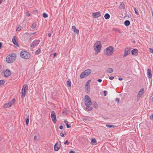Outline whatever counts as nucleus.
I'll return each instance as SVG.
<instances>
[{
  "label": "nucleus",
  "mask_w": 153,
  "mask_h": 153,
  "mask_svg": "<svg viewBox=\"0 0 153 153\" xmlns=\"http://www.w3.org/2000/svg\"><path fill=\"white\" fill-rule=\"evenodd\" d=\"M60 135L62 137H65L63 133H61L60 134Z\"/></svg>",
  "instance_id": "43"
},
{
  "label": "nucleus",
  "mask_w": 153,
  "mask_h": 153,
  "mask_svg": "<svg viewBox=\"0 0 153 153\" xmlns=\"http://www.w3.org/2000/svg\"><path fill=\"white\" fill-rule=\"evenodd\" d=\"M91 80H89L85 84V91L87 93H89L90 90V83L91 82Z\"/></svg>",
  "instance_id": "6"
},
{
  "label": "nucleus",
  "mask_w": 153,
  "mask_h": 153,
  "mask_svg": "<svg viewBox=\"0 0 153 153\" xmlns=\"http://www.w3.org/2000/svg\"><path fill=\"white\" fill-rule=\"evenodd\" d=\"M113 71L111 68H108L107 70V71L108 73H111L113 72Z\"/></svg>",
  "instance_id": "27"
},
{
  "label": "nucleus",
  "mask_w": 153,
  "mask_h": 153,
  "mask_svg": "<svg viewBox=\"0 0 153 153\" xmlns=\"http://www.w3.org/2000/svg\"><path fill=\"white\" fill-rule=\"evenodd\" d=\"M144 91V89L142 88L139 92V93L137 95V98L139 99L141 96L143 95Z\"/></svg>",
  "instance_id": "13"
},
{
  "label": "nucleus",
  "mask_w": 153,
  "mask_h": 153,
  "mask_svg": "<svg viewBox=\"0 0 153 153\" xmlns=\"http://www.w3.org/2000/svg\"><path fill=\"white\" fill-rule=\"evenodd\" d=\"M81 78V79H82L83 78H84V77H80Z\"/></svg>",
  "instance_id": "58"
},
{
  "label": "nucleus",
  "mask_w": 153,
  "mask_h": 153,
  "mask_svg": "<svg viewBox=\"0 0 153 153\" xmlns=\"http://www.w3.org/2000/svg\"><path fill=\"white\" fill-rule=\"evenodd\" d=\"M130 22L129 20H126L124 22V25L126 26H127L130 25Z\"/></svg>",
  "instance_id": "24"
},
{
  "label": "nucleus",
  "mask_w": 153,
  "mask_h": 153,
  "mask_svg": "<svg viewBox=\"0 0 153 153\" xmlns=\"http://www.w3.org/2000/svg\"><path fill=\"white\" fill-rule=\"evenodd\" d=\"M51 117L53 121L55 123L56 121V117L55 112L54 111H52L51 114Z\"/></svg>",
  "instance_id": "10"
},
{
  "label": "nucleus",
  "mask_w": 153,
  "mask_h": 153,
  "mask_svg": "<svg viewBox=\"0 0 153 153\" xmlns=\"http://www.w3.org/2000/svg\"><path fill=\"white\" fill-rule=\"evenodd\" d=\"M116 101L117 102H119V99H118V98H117V99H116Z\"/></svg>",
  "instance_id": "51"
},
{
  "label": "nucleus",
  "mask_w": 153,
  "mask_h": 153,
  "mask_svg": "<svg viewBox=\"0 0 153 153\" xmlns=\"http://www.w3.org/2000/svg\"><path fill=\"white\" fill-rule=\"evenodd\" d=\"M29 120V118H28L26 120V123L27 125L28 124Z\"/></svg>",
  "instance_id": "38"
},
{
  "label": "nucleus",
  "mask_w": 153,
  "mask_h": 153,
  "mask_svg": "<svg viewBox=\"0 0 153 153\" xmlns=\"http://www.w3.org/2000/svg\"><path fill=\"white\" fill-rule=\"evenodd\" d=\"M152 100L153 101V97H152Z\"/></svg>",
  "instance_id": "59"
},
{
  "label": "nucleus",
  "mask_w": 153,
  "mask_h": 153,
  "mask_svg": "<svg viewBox=\"0 0 153 153\" xmlns=\"http://www.w3.org/2000/svg\"><path fill=\"white\" fill-rule=\"evenodd\" d=\"M2 2V0H0V3H1Z\"/></svg>",
  "instance_id": "56"
},
{
  "label": "nucleus",
  "mask_w": 153,
  "mask_h": 153,
  "mask_svg": "<svg viewBox=\"0 0 153 153\" xmlns=\"http://www.w3.org/2000/svg\"><path fill=\"white\" fill-rule=\"evenodd\" d=\"M130 53V49L129 48H126L125 49V53L123 56V57H125L128 56Z\"/></svg>",
  "instance_id": "12"
},
{
  "label": "nucleus",
  "mask_w": 153,
  "mask_h": 153,
  "mask_svg": "<svg viewBox=\"0 0 153 153\" xmlns=\"http://www.w3.org/2000/svg\"><path fill=\"white\" fill-rule=\"evenodd\" d=\"M96 143L97 141L94 138H92L91 139V144L92 145H96Z\"/></svg>",
  "instance_id": "21"
},
{
  "label": "nucleus",
  "mask_w": 153,
  "mask_h": 153,
  "mask_svg": "<svg viewBox=\"0 0 153 153\" xmlns=\"http://www.w3.org/2000/svg\"><path fill=\"white\" fill-rule=\"evenodd\" d=\"M69 153H75V152L73 151H71Z\"/></svg>",
  "instance_id": "48"
},
{
  "label": "nucleus",
  "mask_w": 153,
  "mask_h": 153,
  "mask_svg": "<svg viewBox=\"0 0 153 153\" xmlns=\"http://www.w3.org/2000/svg\"><path fill=\"white\" fill-rule=\"evenodd\" d=\"M42 16H43L45 18H46L48 16L47 14H46L45 13H44L43 14Z\"/></svg>",
  "instance_id": "34"
},
{
  "label": "nucleus",
  "mask_w": 153,
  "mask_h": 153,
  "mask_svg": "<svg viewBox=\"0 0 153 153\" xmlns=\"http://www.w3.org/2000/svg\"><path fill=\"white\" fill-rule=\"evenodd\" d=\"M101 13L100 12H98L96 13H93V16L94 18H98L101 16Z\"/></svg>",
  "instance_id": "15"
},
{
  "label": "nucleus",
  "mask_w": 153,
  "mask_h": 153,
  "mask_svg": "<svg viewBox=\"0 0 153 153\" xmlns=\"http://www.w3.org/2000/svg\"><path fill=\"white\" fill-rule=\"evenodd\" d=\"M90 105H88V106H86L87 107L86 108V109L88 111H91L92 109V107H90Z\"/></svg>",
  "instance_id": "29"
},
{
  "label": "nucleus",
  "mask_w": 153,
  "mask_h": 153,
  "mask_svg": "<svg viewBox=\"0 0 153 153\" xmlns=\"http://www.w3.org/2000/svg\"><path fill=\"white\" fill-rule=\"evenodd\" d=\"M72 28L73 30H74V32L77 33V34H78L79 33V30L76 29V27L75 26H73L72 27Z\"/></svg>",
  "instance_id": "20"
},
{
  "label": "nucleus",
  "mask_w": 153,
  "mask_h": 153,
  "mask_svg": "<svg viewBox=\"0 0 153 153\" xmlns=\"http://www.w3.org/2000/svg\"><path fill=\"white\" fill-rule=\"evenodd\" d=\"M5 81L3 80H0V85H3Z\"/></svg>",
  "instance_id": "32"
},
{
  "label": "nucleus",
  "mask_w": 153,
  "mask_h": 153,
  "mask_svg": "<svg viewBox=\"0 0 153 153\" xmlns=\"http://www.w3.org/2000/svg\"><path fill=\"white\" fill-rule=\"evenodd\" d=\"M36 23L34 22L32 24L31 27L32 28L34 29L36 27Z\"/></svg>",
  "instance_id": "30"
},
{
  "label": "nucleus",
  "mask_w": 153,
  "mask_h": 153,
  "mask_svg": "<svg viewBox=\"0 0 153 153\" xmlns=\"http://www.w3.org/2000/svg\"><path fill=\"white\" fill-rule=\"evenodd\" d=\"M138 50L137 49H134L131 51L132 54L133 55H136L137 54Z\"/></svg>",
  "instance_id": "19"
},
{
  "label": "nucleus",
  "mask_w": 153,
  "mask_h": 153,
  "mask_svg": "<svg viewBox=\"0 0 153 153\" xmlns=\"http://www.w3.org/2000/svg\"><path fill=\"white\" fill-rule=\"evenodd\" d=\"M67 112V110L66 108H65L63 109V113L64 114H66Z\"/></svg>",
  "instance_id": "35"
},
{
  "label": "nucleus",
  "mask_w": 153,
  "mask_h": 153,
  "mask_svg": "<svg viewBox=\"0 0 153 153\" xmlns=\"http://www.w3.org/2000/svg\"><path fill=\"white\" fill-rule=\"evenodd\" d=\"M67 85L69 87H71V82L69 79H68L67 82Z\"/></svg>",
  "instance_id": "26"
},
{
  "label": "nucleus",
  "mask_w": 153,
  "mask_h": 153,
  "mask_svg": "<svg viewBox=\"0 0 153 153\" xmlns=\"http://www.w3.org/2000/svg\"><path fill=\"white\" fill-rule=\"evenodd\" d=\"M69 143L68 142L67 140H66L64 143L65 144L68 145Z\"/></svg>",
  "instance_id": "41"
},
{
  "label": "nucleus",
  "mask_w": 153,
  "mask_h": 153,
  "mask_svg": "<svg viewBox=\"0 0 153 153\" xmlns=\"http://www.w3.org/2000/svg\"><path fill=\"white\" fill-rule=\"evenodd\" d=\"M40 42V40H35L33 41L30 45V47L33 48H34Z\"/></svg>",
  "instance_id": "11"
},
{
  "label": "nucleus",
  "mask_w": 153,
  "mask_h": 153,
  "mask_svg": "<svg viewBox=\"0 0 153 153\" xmlns=\"http://www.w3.org/2000/svg\"><path fill=\"white\" fill-rule=\"evenodd\" d=\"M37 137L35 135V136L34 138V140H37Z\"/></svg>",
  "instance_id": "44"
},
{
  "label": "nucleus",
  "mask_w": 153,
  "mask_h": 153,
  "mask_svg": "<svg viewBox=\"0 0 153 153\" xmlns=\"http://www.w3.org/2000/svg\"><path fill=\"white\" fill-rule=\"evenodd\" d=\"M64 122L66 124L67 128H69L71 127V126L68 125V122L66 120H64Z\"/></svg>",
  "instance_id": "25"
},
{
  "label": "nucleus",
  "mask_w": 153,
  "mask_h": 153,
  "mask_svg": "<svg viewBox=\"0 0 153 153\" xmlns=\"http://www.w3.org/2000/svg\"><path fill=\"white\" fill-rule=\"evenodd\" d=\"M150 118L151 119L153 120V113H152L150 116Z\"/></svg>",
  "instance_id": "40"
},
{
  "label": "nucleus",
  "mask_w": 153,
  "mask_h": 153,
  "mask_svg": "<svg viewBox=\"0 0 153 153\" xmlns=\"http://www.w3.org/2000/svg\"><path fill=\"white\" fill-rule=\"evenodd\" d=\"M85 105L86 106L90 105L92 104V102L90 97L87 95L85 97Z\"/></svg>",
  "instance_id": "5"
},
{
  "label": "nucleus",
  "mask_w": 153,
  "mask_h": 153,
  "mask_svg": "<svg viewBox=\"0 0 153 153\" xmlns=\"http://www.w3.org/2000/svg\"><path fill=\"white\" fill-rule=\"evenodd\" d=\"M114 77H109V79H110L112 80L114 79Z\"/></svg>",
  "instance_id": "49"
},
{
  "label": "nucleus",
  "mask_w": 153,
  "mask_h": 153,
  "mask_svg": "<svg viewBox=\"0 0 153 153\" xmlns=\"http://www.w3.org/2000/svg\"><path fill=\"white\" fill-rule=\"evenodd\" d=\"M131 16L130 15H128V18L130 17H131Z\"/></svg>",
  "instance_id": "55"
},
{
  "label": "nucleus",
  "mask_w": 153,
  "mask_h": 153,
  "mask_svg": "<svg viewBox=\"0 0 153 153\" xmlns=\"http://www.w3.org/2000/svg\"><path fill=\"white\" fill-rule=\"evenodd\" d=\"M110 16L108 13H105L104 15V18L106 19H109Z\"/></svg>",
  "instance_id": "23"
},
{
  "label": "nucleus",
  "mask_w": 153,
  "mask_h": 153,
  "mask_svg": "<svg viewBox=\"0 0 153 153\" xmlns=\"http://www.w3.org/2000/svg\"><path fill=\"white\" fill-rule=\"evenodd\" d=\"M60 145L58 144V143H56L54 145V150L55 151H57L60 149Z\"/></svg>",
  "instance_id": "16"
},
{
  "label": "nucleus",
  "mask_w": 153,
  "mask_h": 153,
  "mask_svg": "<svg viewBox=\"0 0 153 153\" xmlns=\"http://www.w3.org/2000/svg\"><path fill=\"white\" fill-rule=\"evenodd\" d=\"M118 79L120 81H121L123 79L121 77H119L118 78Z\"/></svg>",
  "instance_id": "46"
},
{
  "label": "nucleus",
  "mask_w": 153,
  "mask_h": 153,
  "mask_svg": "<svg viewBox=\"0 0 153 153\" xmlns=\"http://www.w3.org/2000/svg\"><path fill=\"white\" fill-rule=\"evenodd\" d=\"M26 15L27 16H30V13H29L28 12L26 13Z\"/></svg>",
  "instance_id": "39"
},
{
  "label": "nucleus",
  "mask_w": 153,
  "mask_h": 153,
  "mask_svg": "<svg viewBox=\"0 0 153 153\" xmlns=\"http://www.w3.org/2000/svg\"><path fill=\"white\" fill-rule=\"evenodd\" d=\"M91 71L90 69H87L82 73L80 76H87L91 73Z\"/></svg>",
  "instance_id": "7"
},
{
  "label": "nucleus",
  "mask_w": 153,
  "mask_h": 153,
  "mask_svg": "<svg viewBox=\"0 0 153 153\" xmlns=\"http://www.w3.org/2000/svg\"><path fill=\"white\" fill-rule=\"evenodd\" d=\"M104 95L105 96H106V94L107 93V91H104Z\"/></svg>",
  "instance_id": "42"
},
{
  "label": "nucleus",
  "mask_w": 153,
  "mask_h": 153,
  "mask_svg": "<svg viewBox=\"0 0 153 153\" xmlns=\"http://www.w3.org/2000/svg\"><path fill=\"white\" fill-rule=\"evenodd\" d=\"M2 46V43L0 42V48H1Z\"/></svg>",
  "instance_id": "54"
},
{
  "label": "nucleus",
  "mask_w": 153,
  "mask_h": 153,
  "mask_svg": "<svg viewBox=\"0 0 153 153\" xmlns=\"http://www.w3.org/2000/svg\"><path fill=\"white\" fill-rule=\"evenodd\" d=\"M12 42L13 44L15 45H16L17 46H19V45L18 44L16 40V37L15 36H14L12 39Z\"/></svg>",
  "instance_id": "17"
},
{
  "label": "nucleus",
  "mask_w": 153,
  "mask_h": 153,
  "mask_svg": "<svg viewBox=\"0 0 153 153\" xmlns=\"http://www.w3.org/2000/svg\"><path fill=\"white\" fill-rule=\"evenodd\" d=\"M101 48V43L100 41H97L94 44V50L97 53L100 52Z\"/></svg>",
  "instance_id": "3"
},
{
  "label": "nucleus",
  "mask_w": 153,
  "mask_h": 153,
  "mask_svg": "<svg viewBox=\"0 0 153 153\" xmlns=\"http://www.w3.org/2000/svg\"><path fill=\"white\" fill-rule=\"evenodd\" d=\"M56 55V53H55L53 54V57L54 58Z\"/></svg>",
  "instance_id": "50"
},
{
  "label": "nucleus",
  "mask_w": 153,
  "mask_h": 153,
  "mask_svg": "<svg viewBox=\"0 0 153 153\" xmlns=\"http://www.w3.org/2000/svg\"><path fill=\"white\" fill-rule=\"evenodd\" d=\"M147 74L149 76H152V74L151 73V70L150 69H149L147 70Z\"/></svg>",
  "instance_id": "22"
},
{
  "label": "nucleus",
  "mask_w": 153,
  "mask_h": 153,
  "mask_svg": "<svg viewBox=\"0 0 153 153\" xmlns=\"http://www.w3.org/2000/svg\"><path fill=\"white\" fill-rule=\"evenodd\" d=\"M93 106L95 108H97L98 107L97 104L95 102L93 104Z\"/></svg>",
  "instance_id": "31"
},
{
  "label": "nucleus",
  "mask_w": 153,
  "mask_h": 153,
  "mask_svg": "<svg viewBox=\"0 0 153 153\" xmlns=\"http://www.w3.org/2000/svg\"><path fill=\"white\" fill-rule=\"evenodd\" d=\"M83 120H86V119H85V118H84V119H83Z\"/></svg>",
  "instance_id": "57"
},
{
  "label": "nucleus",
  "mask_w": 153,
  "mask_h": 153,
  "mask_svg": "<svg viewBox=\"0 0 153 153\" xmlns=\"http://www.w3.org/2000/svg\"><path fill=\"white\" fill-rule=\"evenodd\" d=\"M114 48L112 46H110L107 47L104 51L105 54L107 56H109L113 53Z\"/></svg>",
  "instance_id": "2"
},
{
  "label": "nucleus",
  "mask_w": 153,
  "mask_h": 153,
  "mask_svg": "<svg viewBox=\"0 0 153 153\" xmlns=\"http://www.w3.org/2000/svg\"><path fill=\"white\" fill-rule=\"evenodd\" d=\"M36 33V32H34V33H31V35H32L35 34Z\"/></svg>",
  "instance_id": "53"
},
{
  "label": "nucleus",
  "mask_w": 153,
  "mask_h": 153,
  "mask_svg": "<svg viewBox=\"0 0 153 153\" xmlns=\"http://www.w3.org/2000/svg\"><path fill=\"white\" fill-rule=\"evenodd\" d=\"M27 85L26 84H25L23 85L22 91V94L23 97H24L25 96L26 93L27 91Z\"/></svg>",
  "instance_id": "8"
},
{
  "label": "nucleus",
  "mask_w": 153,
  "mask_h": 153,
  "mask_svg": "<svg viewBox=\"0 0 153 153\" xmlns=\"http://www.w3.org/2000/svg\"><path fill=\"white\" fill-rule=\"evenodd\" d=\"M63 128V127L62 126H60L59 127V128L61 130Z\"/></svg>",
  "instance_id": "45"
},
{
  "label": "nucleus",
  "mask_w": 153,
  "mask_h": 153,
  "mask_svg": "<svg viewBox=\"0 0 153 153\" xmlns=\"http://www.w3.org/2000/svg\"><path fill=\"white\" fill-rule=\"evenodd\" d=\"M120 9H125V5L123 2H121L119 6Z\"/></svg>",
  "instance_id": "18"
},
{
  "label": "nucleus",
  "mask_w": 153,
  "mask_h": 153,
  "mask_svg": "<svg viewBox=\"0 0 153 153\" xmlns=\"http://www.w3.org/2000/svg\"><path fill=\"white\" fill-rule=\"evenodd\" d=\"M21 57L26 59H29L31 56L30 55L28 52L25 51H22L20 53Z\"/></svg>",
  "instance_id": "4"
},
{
  "label": "nucleus",
  "mask_w": 153,
  "mask_h": 153,
  "mask_svg": "<svg viewBox=\"0 0 153 153\" xmlns=\"http://www.w3.org/2000/svg\"><path fill=\"white\" fill-rule=\"evenodd\" d=\"M48 36L51 37V34L50 33H49L48 35Z\"/></svg>",
  "instance_id": "52"
},
{
  "label": "nucleus",
  "mask_w": 153,
  "mask_h": 153,
  "mask_svg": "<svg viewBox=\"0 0 153 153\" xmlns=\"http://www.w3.org/2000/svg\"><path fill=\"white\" fill-rule=\"evenodd\" d=\"M15 100H13L9 102L6 103L4 105V108H9L15 102Z\"/></svg>",
  "instance_id": "9"
},
{
  "label": "nucleus",
  "mask_w": 153,
  "mask_h": 153,
  "mask_svg": "<svg viewBox=\"0 0 153 153\" xmlns=\"http://www.w3.org/2000/svg\"><path fill=\"white\" fill-rule=\"evenodd\" d=\"M134 11H135V13L137 15L138 14V10H136V8H135V7L134 8Z\"/></svg>",
  "instance_id": "36"
},
{
  "label": "nucleus",
  "mask_w": 153,
  "mask_h": 153,
  "mask_svg": "<svg viewBox=\"0 0 153 153\" xmlns=\"http://www.w3.org/2000/svg\"><path fill=\"white\" fill-rule=\"evenodd\" d=\"M99 82H101L102 81V79H99L97 80Z\"/></svg>",
  "instance_id": "47"
},
{
  "label": "nucleus",
  "mask_w": 153,
  "mask_h": 153,
  "mask_svg": "<svg viewBox=\"0 0 153 153\" xmlns=\"http://www.w3.org/2000/svg\"><path fill=\"white\" fill-rule=\"evenodd\" d=\"M16 58V54L14 53H12L7 57L6 61L8 63H11L15 60Z\"/></svg>",
  "instance_id": "1"
},
{
  "label": "nucleus",
  "mask_w": 153,
  "mask_h": 153,
  "mask_svg": "<svg viewBox=\"0 0 153 153\" xmlns=\"http://www.w3.org/2000/svg\"><path fill=\"white\" fill-rule=\"evenodd\" d=\"M40 51H40V49L37 50L36 51V52H35L36 54H39L40 53Z\"/></svg>",
  "instance_id": "33"
},
{
  "label": "nucleus",
  "mask_w": 153,
  "mask_h": 153,
  "mask_svg": "<svg viewBox=\"0 0 153 153\" xmlns=\"http://www.w3.org/2000/svg\"><path fill=\"white\" fill-rule=\"evenodd\" d=\"M4 76H9L11 75V73L10 71L8 69H6L4 73Z\"/></svg>",
  "instance_id": "14"
},
{
  "label": "nucleus",
  "mask_w": 153,
  "mask_h": 153,
  "mask_svg": "<svg viewBox=\"0 0 153 153\" xmlns=\"http://www.w3.org/2000/svg\"><path fill=\"white\" fill-rule=\"evenodd\" d=\"M106 126L107 127H108L109 128H114L115 127V126H114V125H110L108 123H107L106 124Z\"/></svg>",
  "instance_id": "28"
},
{
  "label": "nucleus",
  "mask_w": 153,
  "mask_h": 153,
  "mask_svg": "<svg viewBox=\"0 0 153 153\" xmlns=\"http://www.w3.org/2000/svg\"><path fill=\"white\" fill-rule=\"evenodd\" d=\"M21 26H19V27H18L16 30V31H19L21 29Z\"/></svg>",
  "instance_id": "37"
}]
</instances>
